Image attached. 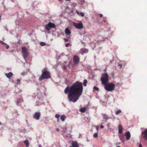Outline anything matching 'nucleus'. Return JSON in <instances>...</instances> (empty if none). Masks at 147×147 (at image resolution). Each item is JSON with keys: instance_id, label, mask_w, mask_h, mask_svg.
<instances>
[{"instance_id": "a19ab883", "label": "nucleus", "mask_w": 147, "mask_h": 147, "mask_svg": "<svg viewBox=\"0 0 147 147\" xmlns=\"http://www.w3.org/2000/svg\"><path fill=\"white\" fill-rule=\"evenodd\" d=\"M100 18H102V17L103 15H102V14H100Z\"/></svg>"}, {"instance_id": "de8ad7c7", "label": "nucleus", "mask_w": 147, "mask_h": 147, "mask_svg": "<svg viewBox=\"0 0 147 147\" xmlns=\"http://www.w3.org/2000/svg\"><path fill=\"white\" fill-rule=\"evenodd\" d=\"M96 129H97V130H98V127H96Z\"/></svg>"}, {"instance_id": "7ed1b4c3", "label": "nucleus", "mask_w": 147, "mask_h": 147, "mask_svg": "<svg viewBox=\"0 0 147 147\" xmlns=\"http://www.w3.org/2000/svg\"><path fill=\"white\" fill-rule=\"evenodd\" d=\"M42 73L39 78V80L40 81L43 80L48 79L51 77L49 72L46 70L45 69L42 71Z\"/></svg>"}, {"instance_id": "bb28decb", "label": "nucleus", "mask_w": 147, "mask_h": 147, "mask_svg": "<svg viewBox=\"0 0 147 147\" xmlns=\"http://www.w3.org/2000/svg\"><path fill=\"white\" fill-rule=\"evenodd\" d=\"M105 97L106 99L107 100L108 98L109 97V96L108 95L107 93H106L104 96Z\"/></svg>"}, {"instance_id": "5701e85b", "label": "nucleus", "mask_w": 147, "mask_h": 147, "mask_svg": "<svg viewBox=\"0 0 147 147\" xmlns=\"http://www.w3.org/2000/svg\"><path fill=\"white\" fill-rule=\"evenodd\" d=\"M125 64L123 63V62H120V63L119 64V65L120 67V68H121L122 67V66L123 65H125Z\"/></svg>"}, {"instance_id": "4c0bfd02", "label": "nucleus", "mask_w": 147, "mask_h": 147, "mask_svg": "<svg viewBox=\"0 0 147 147\" xmlns=\"http://www.w3.org/2000/svg\"><path fill=\"white\" fill-rule=\"evenodd\" d=\"M110 124V123H109L107 125V127H108V128L109 129V125Z\"/></svg>"}, {"instance_id": "f03ea898", "label": "nucleus", "mask_w": 147, "mask_h": 147, "mask_svg": "<svg viewBox=\"0 0 147 147\" xmlns=\"http://www.w3.org/2000/svg\"><path fill=\"white\" fill-rule=\"evenodd\" d=\"M67 94L68 99L69 102H75L79 99L82 92H65Z\"/></svg>"}, {"instance_id": "cd10ccee", "label": "nucleus", "mask_w": 147, "mask_h": 147, "mask_svg": "<svg viewBox=\"0 0 147 147\" xmlns=\"http://www.w3.org/2000/svg\"><path fill=\"white\" fill-rule=\"evenodd\" d=\"M62 128L63 129V131L62 132H64V133H65L66 132V129H67L66 128V127H65V128L63 127Z\"/></svg>"}, {"instance_id": "3c124183", "label": "nucleus", "mask_w": 147, "mask_h": 147, "mask_svg": "<svg viewBox=\"0 0 147 147\" xmlns=\"http://www.w3.org/2000/svg\"><path fill=\"white\" fill-rule=\"evenodd\" d=\"M70 0H66V1H70Z\"/></svg>"}, {"instance_id": "6e6552de", "label": "nucleus", "mask_w": 147, "mask_h": 147, "mask_svg": "<svg viewBox=\"0 0 147 147\" xmlns=\"http://www.w3.org/2000/svg\"><path fill=\"white\" fill-rule=\"evenodd\" d=\"M74 64L73 66L78 64L80 61V58L77 55H74L73 57Z\"/></svg>"}, {"instance_id": "a878e982", "label": "nucleus", "mask_w": 147, "mask_h": 147, "mask_svg": "<svg viewBox=\"0 0 147 147\" xmlns=\"http://www.w3.org/2000/svg\"><path fill=\"white\" fill-rule=\"evenodd\" d=\"M40 45L41 46H44L46 45V44L44 42H41L40 43Z\"/></svg>"}, {"instance_id": "c756f323", "label": "nucleus", "mask_w": 147, "mask_h": 147, "mask_svg": "<svg viewBox=\"0 0 147 147\" xmlns=\"http://www.w3.org/2000/svg\"><path fill=\"white\" fill-rule=\"evenodd\" d=\"M99 89V88L96 86H94V90L96 91H98Z\"/></svg>"}, {"instance_id": "ea45409f", "label": "nucleus", "mask_w": 147, "mask_h": 147, "mask_svg": "<svg viewBox=\"0 0 147 147\" xmlns=\"http://www.w3.org/2000/svg\"><path fill=\"white\" fill-rule=\"evenodd\" d=\"M139 147H142L141 143L139 144Z\"/></svg>"}, {"instance_id": "5fc2aeb1", "label": "nucleus", "mask_w": 147, "mask_h": 147, "mask_svg": "<svg viewBox=\"0 0 147 147\" xmlns=\"http://www.w3.org/2000/svg\"><path fill=\"white\" fill-rule=\"evenodd\" d=\"M87 142H89V141H88V139H87Z\"/></svg>"}, {"instance_id": "8fccbe9b", "label": "nucleus", "mask_w": 147, "mask_h": 147, "mask_svg": "<svg viewBox=\"0 0 147 147\" xmlns=\"http://www.w3.org/2000/svg\"><path fill=\"white\" fill-rule=\"evenodd\" d=\"M59 1L61 2L63 0H58Z\"/></svg>"}, {"instance_id": "f3484780", "label": "nucleus", "mask_w": 147, "mask_h": 147, "mask_svg": "<svg viewBox=\"0 0 147 147\" xmlns=\"http://www.w3.org/2000/svg\"><path fill=\"white\" fill-rule=\"evenodd\" d=\"M65 33L67 35H69L71 33V31L68 28H67L65 29Z\"/></svg>"}, {"instance_id": "f257e3e1", "label": "nucleus", "mask_w": 147, "mask_h": 147, "mask_svg": "<svg viewBox=\"0 0 147 147\" xmlns=\"http://www.w3.org/2000/svg\"><path fill=\"white\" fill-rule=\"evenodd\" d=\"M83 90L82 84L78 81H76L70 88L67 87L65 89L64 92H82Z\"/></svg>"}, {"instance_id": "423d86ee", "label": "nucleus", "mask_w": 147, "mask_h": 147, "mask_svg": "<svg viewBox=\"0 0 147 147\" xmlns=\"http://www.w3.org/2000/svg\"><path fill=\"white\" fill-rule=\"evenodd\" d=\"M45 29L47 31H49L52 28H55V25L53 23H49L48 24L46 25L45 26Z\"/></svg>"}, {"instance_id": "f704fd0d", "label": "nucleus", "mask_w": 147, "mask_h": 147, "mask_svg": "<svg viewBox=\"0 0 147 147\" xmlns=\"http://www.w3.org/2000/svg\"><path fill=\"white\" fill-rule=\"evenodd\" d=\"M80 15L82 17H83L84 16V13L83 12H80Z\"/></svg>"}, {"instance_id": "37998d69", "label": "nucleus", "mask_w": 147, "mask_h": 147, "mask_svg": "<svg viewBox=\"0 0 147 147\" xmlns=\"http://www.w3.org/2000/svg\"><path fill=\"white\" fill-rule=\"evenodd\" d=\"M6 47L7 49H8L9 48V46L8 45H7L6 46Z\"/></svg>"}, {"instance_id": "a18cd8bd", "label": "nucleus", "mask_w": 147, "mask_h": 147, "mask_svg": "<svg viewBox=\"0 0 147 147\" xmlns=\"http://www.w3.org/2000/svg\"><path fill=\"white\" fill-rule=\"evenodd\" d=\"M1 122H0V128H1Z\"/></svg>"}, {"instance_id": "ddd939ff", "label": "nucleus", "mask_w": 147, "mask_h": 147, "mask_svg": "<svg viewBox=\"0 0 147 147\" xmlns=\"http://www.w3.org/2000/svg\"><path fill=\"white\" fill-rule=\"evenodd\" d=\"M69 147H79V146L76 142L72 141V146H70Z\"/></svg>"}, {"instance_id": "f8f14e48", "label": "nucleus", "mask_w": 147, "mask_h": 147, "mask_svg": "<svg viewBox=\"0 0 147 147\" xmlns=\"http://www.w3.org/2000/svg\"><path fill=\"white\" fill-rule=\"evenodd\" d=\"M118 132L119 134L122 133V130L123 129L122 126L121 124H119L118 125Z\"/></svg>"}, {"instance_id": "79ce46f5", "label": "nucleus", "mask_w": 147, "mask_h": 147, "mask_svg": "<svg viewBox=\"0 0 147 147\" xmlns=\"http://www.w3.org/2000/svg\"><path fill=\"white\" fill-rule=\"evenodd\" d=\"M56 130L57 131H59V128H56Z\"/></svg>"}, {"instance_id": "473e14b6", "label": "nucleus", "mask_w": 147, "mask_h": 147, "mask_svg": "<svg viewBox=\"0 0 147 147\" xmlns=\"http://www.w3.org/2000/svg\"><path fill=\"white\" fill-rule=\"evenodd\" d=\"M64 40L65 42H67L69 41V38H64Z\"/></svg>"}, {"instance_id": "a211bd4d", "label": "nucleus", "mask_w": 147, "mask_h": 147, "mask_svg": "<svg viewBox=\"0 0 147 147\" xmlns=\"http://www.w3.org/2000/svg\"><path fill=\"white\" fill-rule=\"evenodd\" d=\"M23 142L26 145V147H28L29 146V142L28 140L23 141Z\"/></svg>"}, {"instance_id": "7c9ffc66", "label": "nucleus", "mask_w": 147, "mask_h": 147, "mask_svg": "<svg viewBox=\"0 0 147 147\" xmlns=\"http://www.w3.org/2000/svg\"><path fill=\"white\" fill-rule=\"evenodd\" d=\"M98 136V134L97 133H95L94 135H93V136L94 137H97Z\"/></svg>"}, {"instance_id": "6e6d98bb", "label": "nucleus", "mask_w": 147, "mask_h": 147, "mask_svg": "<svg viewBox=\"0 0 147 147\" xmlns=\"http://www.w3.org/2000/svg\"><path fill=\"white\" fill-rule=\"evenodd\" d=\"M117 147H121L120 146H117Z\"/></svg>"}, {"instance_id": "58836bf2", "label": "nucleus", "mask_w": 147, "mask_h": 147, "mask_svg": "<svg viewBox=\"0 0 147 147\" xmlns=\"http://www.w3.org/2000/svg\"><path fill=\"white\" fill-rule=\"evenodd\" d=\"M104 127V126L103 125H101L100 126V128L101 129L103 128Z\"/></svg>"}, {"instance_id": "1a4fd4ad", "label": "nucleus", "mask_w": 147, "mask_h": 147, "mask_svg": "<svg viewBox=\"0 0 147 147\" xmlns=\"http://www.w3.org/2000/svg\"><path fill=\"white\" fill-rule=\"evenodd\" d=\"M41 114L40 112H35L33 116L34 118L36 120H38L39 119Z\"/></svg>"}, {"instance_id": "864d4df0", "label": "nucleus", "mask_w": 147, "mask_h": 147, "mask_svg": "<svg viewBox=\"0 0 147 147\" xmlns=\"http://www.w3.org/2000/svg\"><path fill=\"white\" fill-rule=\"evenodd\" d=\"M1 43H2L3 44L4 43L2 41H1Z\"/></svg>"}, {"instance_id": "0eeeda50", "label": "nucleus", "mask_w": 147, "mask_h": 147, "mask_svg": "<svg viewBox=\"0 0 147 147\" xmlns=\"http://www.w3.org/2000/svg\"><path fill=\"white\" fill-rule=\"evenodd\" d=\"M72 24L75 28L78 29H80L83 27V24L82 23H77L74 22H73L72 23Z\"/></svg>"}, {"instance_id": "6ab92c4d", "label": "nucleus", "mask_w": 147, "mask_h": 147, "mask_svg": "<svg viewBox=\"0 0 147 147\" xmlns=\"http://www.w3.org/2000/svg\"><path fill=\"white\" fill-rule=\"evenodd\" d=\"M86 110V108L85 107L82 108L80 110V111L82 113L84 112Z\"/></svg>"}, {"instance_id": "20e7f679", "label": "nucleus", "mask_w": 147, "mask_h": 147, "mask_svg": "<svg viewBox=\"0 0 147 147\" xmlns=\"http://www.w3.org/2000/svg\"><path fill=\"white\" fill-rule=\"evenodd\" d=\"M115 85L113 84H108L106 85L105 89L108 91H112L114 88Z\"/></svg>"}, {"instance_id": "09e8293b", "label": "nucleus", "mask_w": 147, "mask_h": 147, "mask_svg": "<svg viewBox=\"0 0 147 147\" xmlns=\"http://www.w3.org/2000/svg\"><path fill=\"white\" fill-rule=\"evenodd\" d=\"M57 121H59V118L58 119H57Z\"/></svg>"}, {"instance_id": "c9c22d12", "label": "nucleus", "mask_w": 147, "mask_h": 147, "mask_svg": "<svg viewBox=\"0 0 147 147\" xmlns=\"http://www.w3.org/2000/svg\"><path fill=\"white\" fill-rule=\"evenodd\" d=\"M69 45V43H67L65 45V46L66 47H68Z\"/></svg>"}, {"instance_id": "49530a36", "label": "nucleus", "mask_w": 147, "mask_h": 147, "mask_svg": "<svg viewBox=\"0 0 147 147\" xmlns=\"http://www.w3.org/2000/svg\"><path fill=\"white\" fill-rule=\"evenodd\" d=\"M38 147H42L41 145H39Z\"/></svg>"}, {"instance_id": "c85d7f7f", "label": "nucleus", "mask_w": 147, "mask_h": 147, "mask_svg": "<svg viewBox=\"0 0 147 147\" xmlns=\"http://www.w3.org/2000/svg\"><path fill=\"white\" fill-rule=\"evenodd\" d=\"M60 116V115L57 114H56L55 115V117L57 119L59 118Z\"/></svg>"}, {"instance_id": "72a5a7b5", "label": "nucleus", "mask_w": 147, "mask_h": 147, "mask_svg": "<svg viewBox=\"0 0 147 147\" xmlns=\"http://www.w3.org/2000/svg\"><path fill=\"white\" fill-rule=\"evenodd\" d=\"M63 67L64 70H66L67 69V66L64 65L63 66Z\"/></svg>"}, {"instance_id": "e433bc0d", "label": "nucleus", "mask_w": 147, "mask_h": 147, "mask_svg": "<svg viewBox=\"0 0 147 147\" xmlns=\"http://www.w3.org/2000/svg\"><path fill=\"white\" fill-rule=\"evenodd\" d=\"M81 2L82 4H83L85 2V1L84 0H81Z\"/></svg>"}, {"instance_id": "4468645a", "label": "nucleus", "mask_w": 147, "mask_h": 147, "mask_svg": "<svg viewBox=\"0 0 147 147\" xmlns=\"http://www.w3.org/2000/svg\"><path fill=\"white\" fill-rule=\"evenodd\" d=\"M125 135L126 136V140H128L130 139L131 137V135L129 131H127L125 133Z\"/></svg>"}, {"instance_id": "dca6fc26", "label": "nucleus", "mask_w": 147, "mask_h": 147, "mask_svg": "<svg viewBox=\"0 0 147 147\" xmlns=\"http://www.w3.org/2000/svg\"><path fill=\"white\" fill-rule=\"evenodd\" d=\"M5 75L9 78L13 76V74L11 72H10L8 73H5Z\"/></svg>"}, {"instance_id": "c03bdc74", "label": "nucleus", "mask_w": 147, "mask_h": 147, "mask_svg": "<svg viewBox=\"0 0 147 147\" xmlns=\"http://www.w3.org/2000/svg\"><path fill=\"white\" fill-rule=\"evenodd\" d=\"M17 81L18 82H20V80L19 79H17Z\"/></svg>"}, {"instance_id": "412c9836", "label": "nucleus", "mask_w": 147, "mask_h": 147, "mask_svg": "<svg viewBox=\"0 0 147 147\" xmlns=\"http://www.w3.org/2000/svg\"><path fill=\"white\" fill-rule=\"evenodd\" d=\"M109 119L108 117H106L105 118H104L102 120L103 123H102L104 124V123H106L107 122V121Z\"/></svg>"}, {"instance_id": "393cba45", "label": "nucleus", "mask_w": 147, "mask_h": 147, "mask_svg": "<svg viewBox=\"0 0 147 147\" xmlns=\"http://www.w3.org/2000/svg\"><path fill=\"white\" fill-rule=\"evenodd\" d=\"M121 110L119 109L116 112L115 114L117 115H118L119 113H121Z\"/></svg>"}, {"instance_id": "4be33fe9", "label": "nucleus", "mask_w": 147, "mask_h": 147, "mask_svg": "<svg viewBox=\"0 0 147 147\" xmlns=\"http://www.w3.org/2000/svg\"><path fill=\"white\" fill-rule=\"evenodd\" d=\"M103 78H106V79H108V75L107 73H105L103 74Z\"/></svg>"}, {"instance_id": "2f4dec72", "label": "nucleus", "mask_w": 147, "mask_h": 147, "mask_svg": "<svg viewBox=\"0 0 147 147\" xmlns=\"http://www.w3.org/2000/svg\"><path fill=\"white\" fill-rule=\"evenodd\" d=\"M102 115L103 116L104 118H105L106 117H108V116H107L106 114H102Z\"/></svg>"}, {"instance_id": "9b49d317", "label": "nucleus", "mask_w": 147, "mask_h": 147, "mask_svg": "<svg viewBox=\"0 0 147 147\" xmlns=\"http://www.w3.org/2000/svg\"><path fill=\"white\" fill-rule=\"evenodd\" d=\"M142 133L144 134V138L145 140H147V129L142 131Z\"/></svg>"}, {"instance_id": "39448f33", "label": "nucleus", "mask_w": 147, "mask_h": 147, "mask_svg": "<svg viewBox=\"0 0 147 147\" xmlns=\"http://www.w3.org/2000/svg\"><path fill=\"white\" fill-rule=\"evenodd\" d=\"M22 49L23 57L24 59H25L28 55V52L27 49L25 47H22Z\"/></svg>"}, {"instance_id": "aec40b11", "label": "nucleus", "mask_w": 147, "mask_h": 147, "mask_svg": "<svg viewBox=\"0 0 147 147\" xmlns=\"http://www.w3.org/2000/svg\"><path fill=\"white\" fill-rule=\"evenodd\" d=\"M66 118L65 116L64 115H62L61 117V119L62 121H65V119Z\"/></svg>"}, {"instance_id": "603ef678", "label": "nucleus", "mask_w": 147, "mask_h": 147, "mask_svg": "<svg viewBox=\"0 0 147 147\" xmlns=\"http://www.w3.org/2000/svg\"><path fill=\"white\" fill-rule=\"evenodd\" d=\"M43 94H44V95H45V92H44L43 93Z\"/></svg>"}, {"instance_id": "2eb2a0df", "label": "nucleus", "mask_w": 147, "mask_h": 147, "mask_svg": "<svg viewBox=\"0 0 147 147\" xmlns=\"http://www.w3.org/2000/svg\"><path fill=\"white\" fill-rule=\"evenodd\" d=\"M23 102V100L22 98H18L17 100V105H20Z\"/></svg>"}, {"instance_id": "b1692460", "label": "nucleus", "mask_w": 147, "mask_h": 147, "mask_svg": "<svg viewBox=\"0 0 147 147\" xmlns=\"http://www.w3.org/2000/svg\"><path fill=\"white\" fill-rule=\"evenodd\" d=\"M87 81L86 80H85L83 82V85L84 86H87Z\"/></svg>"}, {"instance_id": "9d476101", "label": "nucleus", "mask_w": 147, "mask_h": 147, "mask_svg": "<svg viewBox=\"0 0 147 147\" xmlns=\"http://www.w3.org/2000/svg\"><path fill=\"white\" fill-rule=\"evenodd\" d=\"M101 80L102 83L103 85H106L108 81V79L106 78H104L103 77H102L101 78Z\"/></svg>"}]
</instances>
